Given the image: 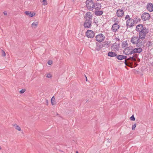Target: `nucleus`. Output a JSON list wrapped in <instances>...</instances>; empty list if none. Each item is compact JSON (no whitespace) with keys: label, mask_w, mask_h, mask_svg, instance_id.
<instances>
[{"label":"nucleus","mask_w":153,"mask_h":153,"mask_svg":"<svg viewBox=\"0 0 153 153\" xmlns=\"http://www.w3.org/2000/svg\"><path fill=\"white\" fill-rule=\"evenodd\" d=\"M85 77H86V81H87V77L86 76H85Z\"/></svg>","instance_id":"obj_35"},{"label":"nucleus","mask_w":153,"mask_h":153,"mask_svg":"<svg viewBox=\"0 0 153 153\" xmlns=\"http://www.w3.org/2000/svg\"><path fill=\"white\" fill-rule=\"evenodd\" d=\"M116 49L117 50L118 49V47L117 48H116Z\"/></svg>","instance_id":"obj_37"},{"label":"nucleus","mask_w":153,"mask_h":153,"mask_svg":"<svg viewBox=\"0 0 153 153\" xmlns=\"http://www.w3.org/2000/svg\"><path fill=\"white\" fill-rule=\"evenodd\" d=\"M2 56H6V53L3 50H2Z\"/></svg>","instance_id":"obj_31"},{"label":"nucleus","mask_w":153,"mask_h":153,"mask_svg":"<svg viewBox=\"0 0 153 153\" xmlns=\"http://www.w3.org/2000/svg\"><path fill=\"white\" fill-rule=\"evenodd\" d=\"M146 8L149 12H152L153 11V4L151 3H148L146 6Z\"/></svg>","instance_id":"obj_13"},{"label":"nucleus","mask_w":153,"mask_h":153,"mask_svg":"<svg viewBox=\"0 0 153 153\" xmlns=\"http://www.w3.org/2000/svg\"><path fill=\"white\" fill-rule=\"evenodd\" d=\"M124 14V12L123 10L122 9H119L117 10L116 15L119 17H123Z\"/></svg>","instance_id":"obj_11"},{"label":"nucleus","mask_w":153,"mask_h":153,"mask_svg":"<svg viewBox=\"0 0 153 153\" xmlns=\"http://www.w3.org/2000/svg\"><path fill=\"white\" fill-rule=\"evenodd\" d=\"M51 103L52 105H54L55 104V99L54 96L51 99Z\"/></svg>","instance_id":"obj_22"},{"label":"nucleus","mask_w":153,"mask_h":153,"mask_svg":"<svg viewBox=\"0 0 153 153\" xmlns=\"http://www.w3.org/2000/svg\"><path fill=\"white\" fill-rule=\"evenodd\" d=\"M130 119L132 121H134L135 120V118L134 116L132 115L130 118Z\"/></svg>","instance_id":"obj_26"},{"label":"nucleus","mask_w":153,"mask_h":153,"mask_svg":"<svg viewBox=\"0 0 153 153\" xmlns=\"http://www.w3.org/2000/svg\"><path fill=\"white\" fill-rule=\"evenodd\" d=\"M152 43L150 41H148L146 43V46L149 47L150 46H152Z\"/></svg>","instance_id":"obj_23"},{"label":"nucleus","mask_w":153,"mask_h":153,"mask_svg":"<svg viewBox=\"0 0 153 153\" xmlns=\"http://www.w3.org/2000/svg\"><path fill=\"white\" fill-rule=\"evenodd\" d=\"M101 48V47L100 45H97L96 49L97 51H99Z\"/></svg>","instance_id":"obj_27"},{"label":"nucleus","mask_w":153,"mask_h":153,"mask_svg":"<svg viewBox=\"0 0 153 153\" xmlns=\"http://www.w3.org/2000/svg\"><path fill=\"white\" fill-rule=\"evenodd\" d=\"M38 24L37 22H34L31 24V26L33 28H35L36 27Z\"/></svg>","instance_id":"obj_19"},{"label":"nucleus","mask_w":153,"mask_h":153,"mask_svg":"<svg viewBox=\"0 0 153 153\" xmlns=\"http://www.w3.org/2000/svg\"><path fill=\"white\" fill-rule=\"evenodd\" d=\"M92 22V20L88 19L85 20L83 24L84 27L85 28H90Z\"/></svg>","instance_id":"obj_7"},{"label":"nucleus","mask_w":153,"mask_h":153,"mask_svg":"<svg viewBox=\"0 0 153 153\" xmlns=\"http://www.w3.org/2000/svg\"><path fill=\"white\" fill-rule=\"evenodd\" d=\"M141 18L144 21H146L150 19V16L149 13H144L142 14Z\"/></svg>","instance_id":"obj_5"},{"label":"nucleus","mask_w":153,"mask_h":153,"mask_svg":"<svg viewBox=\"0 0 153 153\" xmlns=\"http://www.w3.org/2000/svg\"><path fill=\"white\" fill-rule=\"evenodd\" d=\"M141 20V19L140 18L138 17H136L133 20V22H134V23L137 24L138 22H140Z\"/></svg>","instance_id":"obj_18"},{"label":"nucleus","mask_w":153,"mask_h":153,"mask_svg":"<svg viewBox=\"0 0 153 153\" xmlns=\"http://www.w3.org/2000/svg\"><path fill=\"white\" fill-rule=\"evenodd\" d=\"M76 0H73V2H75V1H76Z\"/></svg>","instance_id":"obj_36"},{"label":"nucleus","mask_w":153,"mask_h":153,"mask_svg":"<svg viewBox=\"0 0 153 153\" xmlns=\"http://www.w3.org/2000/svg\"><path fill=\"white\" fill-rule=\"evenodd\" d=\"M127 58V56H125L123 55H118L116 56V58L118 60H122L123 59H125V64L126 65H127V64L126 62V59Z\"/></svg>","instance_id":"obj_9"},{"label":"nucleus","mask_w":153,"mask_h":153,"mask_svg":"<svg viewBox=\"0 0 153 153\" xmlns=\"http://www.w3.org/2000/svg\"><path fill=\"white\" fill-rule=\"evenodd\" d=\"M86 7L90 10L94 11L100 10L101 8V4L99 3L95 2L92 0H87L85 1Z\"/></svg>","instance_id":"obj_2"},{"label":"nucleus","mask_w":153,"mask_h":153,"mask_svg":"<svg viewBox=\"0 0 153 153\" xmlns=\"http://www.w3.org/2000/svg\"><path fill=\"white\" fill-rule=\"evenodd\" d=\"M122 47L125 48L128 45V43L127 41H124L123 42L122 44Z\"/></svg>","instance_id":"obj_20"},{"label":"nucleus","mask_w":153,"mask_h":153,"mask_svg":"<svg viewBox=\"0 0 153 153\" xmlns=\"http://www.w3.org/2000/svg\"><path fill=\"white\" fill-rule=\"evenodd\" d=\"M136 123H135L134 125H132V129L133 130H134L135 129V128L136 127Z\"/></svg>","instance_id":"obj_25"},{"label":"nucleus","mask_w":153,"mask_h":153,"mask_svg":"<svg viewBox=\"0 0 153 153\" xmlns=\"http://www.w3.org/2000/svg\"><path fill=\"white\" fill-rule=\"evenodd\" d=\"M3 13L5 15H7V12L6 11H4L3 12Z\"/></svg>","instance_id":"obj_34"},{"label":"nucleus","mask_w":153,"mask_h":153,"mask_svg":"<svg viewBox=\"0 0 153 153\" xmlns=\"http://www.w3.org/2000/svg\"><path fill=\"white\" fill-rule=\"evenodd\" d=\"M95 38L97 41L100 42L104 40L105 37L102 33H99L96 36Z\"/></svg>","instance_id":"obj_4"},{"label":"nucleus","mask_w":153,"mask_h":153,"mask_svg":"<svg viewBox=\"0 0 153 153\" xmlns=\"http://www.w3.org/2000/svg\"><path fill=\"white\" fill-rule=\"evenodd\" d=\"M117 54L115 52H113L112 51L109 52L108 53V55L110 57H114V56H116Z\"/></svg>","instance_id":"obj_17"},{"label":"nucleus","mask_w":153,"mask_h":153,"mask_svg":"<svg viewBox=\"0 0 153 153\" xmlns=\"http://www.w3.org/2000/svg\"><path fill=\"white\" fill-rule=\"evenodd\" d=\"M43 5H45L47 4V3L46 0H43Z\"/></svg>","instance_id":"obj_29"},{"label":"nucleus","mask_w":153,"mask_h":153,"mask_svg":"<svg viewBox=\"0 0 153 153\" xmlns=\"http://www.w3.org/2000/svg\"><path fill=\"white\" fill-rule=\"evenodd\" d=\"M13 126L16 130H17L19 131H21V128L20 127L17 125L15 124Z\"/></svg>","instance_id":"obj_21"},{"label":"nucleus","mask_w":153,"mask_h":153,"mask_svg":"<svg viewBox=\"0 0 153 153\" xmlns=\"http://www.w3.org/2000/svg\"><path fill=\"white\" fill-rule=\"evenodd\" d=\"M131 19V18H130V16H129V15H126L125 17V19L127 20V19Z\"/></svg>","instance_id":"obj_32"},{"label":"nucleus","mask_w":153,"mask_h":153,"mask_svg":"<svg viewBox=\"0 0 153 153\" xmlns=\"http://www.w3.org/2000/svg\"><path fill=\"white\" fill-rule=\"evenodd\" d=\"M130 59H132V60L133 61H135L136 60L135 58L133 56L131 57H130L128 58L127 60H128Z\"/></svg>","instance_id":"obj_24"},{"label":"nucleus","mask_w":153,"mask_h":153,"mask_svg":"<svg viewBox=\"0 0 153 153\" xmlns=\"http://www.w3.org/2000/svg\"><path fill=\"white\" fill-rule=\"evenodd\" d=\"M92 15L91 12H87L85 14L84 18L85 20L88 19L90 20H92Z\"/></svg>","instance_id":"obj_12"},{"label":"nucleus","mask_w":153,"mask_h":153,"mask_svg":"<svg viewBox=\"0 0 153 153\" xmlns=\"http://www.w3.org/2000/svg\"><path fill=\"white\" fill-rule=\"evenodd\" d=\"M133 50L134 54L136 53H140L142 51L143 49L141 47L135 48H133Z\"/></svg>","instance_id":"obj_14"},{"label":"nucleus","mask_w":153,"mask_h":153,"mask_svg":"<svg viewBox=\"0 0 153 153\" xmlns=\"http://www.w3.org/2000/svg\"><path fill=\"white\" fill-rule=\"evenodd\" d=\"M1 149V146H0V150Z\"/></svg>","instance_id":"obj_38"},{"label":"nucleus","mask_w":153,"mask_h":153,"mask_svg":"<svg viewBox=\"0 0 153 153\" xmlns=\"http://www.w3.org/2000/svg\"><path fill=\"white\" fill-rule=\"evenodd\" d=\"M136 30L139 33V37L137 36H133L131 38V42L134 44H136L138 47H140L139 43L140 42V39H144L149 33V30L142 24H139L137 26Z\"/></svg>","instance_id":"obj_1"},{"label":"nucleus","mask_w":153,"mask_h":153,"mask_svg":"<svg viewBox=\"0 0 153 153\" xmlns=\"http://www.w3.org/2000/svg\"><path fill=\"white\" fill-rule=\"evenodd\" d=\"M86 36L89 38H93L95 35L94 32L91 30H88L86 33Z\"/></svg>","instance_id":"obj_6"},{"label":"nucleus","mask_w":153,"mask_h":153,"mask_svg":"<svg viewBox=\"0 0 153 153\" xmlns=\"http://www.w3.org/2000/svg\"><path fill=\"white\" fill-rule=\"evenodd\" d=\"M76 153H78V152H76Z\"/></svg>","instance_id":"obj_39"},{"label":"nucleus","mask_w":153,"mask_h":153,"mask_svg":"<svg viewBox=\"0 0 153 153\" xmlns=\"http://www.w3.org/2000/svg\"><path fill=\"white\" fill-rule=\"evenodd\" d=\"M126 25L127 27H131L134 26V22L131 19H129L126 20Z\"/></svg>","instance_id":"obj_10"},{"label":"nucleus","mask_w":153,"mask_h":153,"mask_svg":"<svg viewBox=\"0 0 153 153\" xmlns=\"http://www.w3.org/2000/svg\"><path fill=\"white\" fill-rule=\"evenodd\" d=\"M46 77L48 78H51L52 77V76L51 74H47Z\"/></svg>","instance_id":"obj_28"},{"label":"nucleus","mask_w":153,"mask_h":153,"mask_svg":"<svg viewBox=\"0 0 153 153\" xmlns=\"http://www.w3.org/2000/svg\"><path fill=\"white\" fill-rule=\"evenodd\" d=\"M123 53L126 55L132 54H133V47L129 46L124 49L123 51Z\"/></svg>","instance_id":"obj_3"},{"label":"nucleus","mask_w":153,"mask_h":153,"mask_svg":"<svg viewBox=\"0 0 153 153\" xmlns=\"http://www.w3.org/2000/svg\"><path fill=\"white\" fill-rule=\"evenodd\" d=\"M103 12V11L97 10L94 11V14L96 16H100L102 15Z\"/></svg>","instance_id":"obj_16"},{"label":"nucleus","mask_w":153,"mask_h":153,"mask_svg":"<svg viewBox=\"0 0 153 153\" xmlns=\"http://www.w3.org/2000/svg\"><path fill=\"white\" fill-rule=\"evenodd\" d=\"M142 45V46H143V45Z\"/></svg>","instance_id":"obj_40"},{"label":"nucleus","mask_w":153,"mask_h":153,"mask_svg":"<svg viewBox=\"0 0 153 153\" xmlns=\"http://www.w3.org/2000/svg\"><path fill=\"white\" fill-rule=\"evenodd\" d=\"M115 46H117L116 45H115Z\"/></svg>","instance_id":"obj_41"},{"label":"nucleus","mask_w":153,"mask_h":153,"mask_svg":"<svg viewBox=\"0 0 153 153\" xmlns=\"http://www.w3.org/2000/svg\"><path fill=\"white\" fill-rule=\"evenodd\" d=\"M48 65H51L52 64V62L51 61L49 60L48 62Z\"/></svg>","instance_id":"obj_33"},{"label":"nucleus","mask_w":153,"mask_h":153,"mask_svg":"<svg viewBox=\"0 0 153 153\" xmlns=\"http://www.w3.org/2000/svg\"><path fill=\"white\" fill-rule=\"evenodd\" d=\"M25 91V89H22L19 92L21 94L23 93Z\"/></svg>","instance_id":"obj_30"},{"label":"nucleus","mask_w":153,"mask_h":153,"mask_svg":"<svg viewBox=\"0 0 153 153\" xmlns=\"http://www.w3.org/2000/svg\"><path fill=\"white\" fill-rule=\"evenodd\" d=\"M25 13L26 15L30 17H32L35 15V13H34L29 11H26L25 12Z\"/></svg>","instance_id":"obj_15"},{"label":"nucleus","mask_w":153,"mask_h":153,"mask_svg":"<svg viewBox=\"0 0 153 153\" xmlns=\"http://www.w3.org/2000/svg\"><path fill=\"white\" fill-rule=\"evenodd\" d=\"M119 28L120 25L116 23L112 25L111 30L113 32H115L118 30Z\"/></svg>","instance_id":"obj_8"}]
</instances>
